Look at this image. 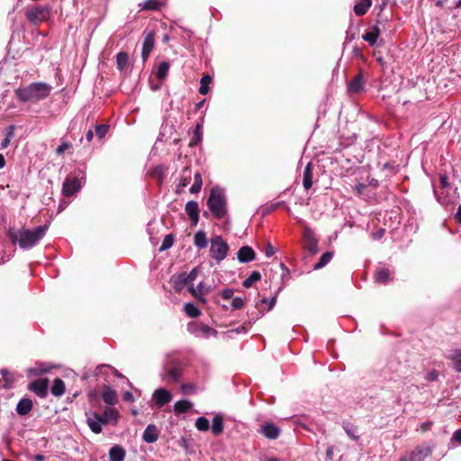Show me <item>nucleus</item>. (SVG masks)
<instances>
[{
	"label": "nucleus",
	"mask_w": 461,
	"mask_h": 461,
	"mask_svg": "<svg viewBox=\"0 0 461 461\" xmlns=\"http://www.w3.org/2000/svg\"><path fill=\"white\" fill-rule=\"evenodd\" d=\"M48 229L49 224L37 226L33 229L10 228L7 230V237L14 245H18L21 249L30 250L45 237Z\"/></svg>",
	"instance_id": "f257e3e1"
},
{
	"label": "nucleus",
	"mask_w": 461,
	"mask_h": 461,
	"mask_svg": "<svg viewBox=\"0 0 461 461\" xmlns=\"http://www.w3.org/2000/svg\"><path fill=\"white\" fill-rule=\"evenodd\" d=\"M52 90V86L44 82H34L15 90L17 99L22 103L37 104L46 99Z\"/></svg>",
	"instance_id": "f03ea898"
},
{
	"label": "nucleus",
	"mask_w": 461,
	"mask_h": 461,
	"mask_svg": "<svg viewBox=\"0 0 461 461\" xmlns=\"http://www.w3.org/2000/svg\"><path fill=\"white\" fill-rule=\"evenodd\" d=\"M206 203L215 218L222 219L226 216L227 199L223 189L220 187L212 188Z\"/></svg>",
	"instance_id": "7ed1b4c3"
},
{
	"label": "nucleus",
	"mask_w": 461,
	"mask_h": 461,
	"mask_svg": "<svg viewBox=\"0 0 461 461\" xmlns=\"http://www.w3.org/2000/svg\"><path fill=\"white\" fill-rule=\"evenodd\" d=\"M228 251L229 246L221 236H215L211 240L210 256L217 263L225 259L228 255Z\"/></svg>",
	"instance_id": "20e7f679"
},
{
	"label": "nucleus",
	"mask_w": 461,
	"mask_h": 461,
	"mask_svg": "<svg viewBox=\"0 0 461 461\" xmlns=\"http://www.w3.org/2000/svg\"><path fill=\"white\" fill-rule=\"evenodd\" d=\"M50 10L47 5H37L28 8L25 12V16L28 21L33 24H38L41 22L47 21L50 18Z\"/></svg>",
	"instance_id": "39448f33"
},
{
	"label": "nucleus",
	"mask_w": 461,
	"mask_h": 461,
	"mask_svg": "<svg viewBox=\"0 0 461 461\" xmlns=\"http://www.w3.org/2000/svg\"><path fill=\"white\" fill-rule=\"evenodd\" d=\"M80 175L82 174L78 173L77 176H69L65 179L62 186V193L65 196H71L80 190L84 184V176H80Z\"/></svg>",
	"instance_id": "423d86ee"
},
{
	"label": "nucleus",
	"mask_w": 461,
	"mask_h": 461,
	"mask_svg": "<svg viewBox=\"0 0 461 461\" xmlns=\"http://www.w3.org/2000/svg\"><path fill=\"white\" fill-rule=\"evenodd\" d=\"M163 379L170 383L177 382L182 376L181 368L177 364H166L163 367Z\"/></svg>",
	"instance_id": "0eeeda50"
},
{
	"label": "nucleus",
	"mask_w": 461,
	"mask_h": 461,
	"mask_svg": "<svg viewBox=\"0 0 461 461\" xmlns=\"http://www.w3.org/2000/svg\"><path fill=\"white\" fill-rule=\"evenodd\" d=\"M188 329L195 337L203 339H208L211 336L215 337L218 333L216 330L203 323L189 326Z\"/></svg>",
	"instance_id": "6e6552de"
},
{
	"label": "nucleus",
	"mask_w": 461,
	"mask_h": 461,
	"mask_svg": "<svg viewBox=\"0 0 461 461\" xmlns=\"http://www.w3.org/2000/svg\"><path fill=\"white\" fill-rule=\"evenodd\" d=\"M105 421L102 416L95 412H92L86 419L88 427L95 434L102 432V426L105 425Z\"/></svg>",
	"instance_id": "1a4fd4ad"
},
{
	"label": "nucleus",
	"mask_w": 461,
	"mask_h": 461,
	"mask_svg": "<svg viewBox=\"0 0 461 461\" xmlns=\"http://www.w3.org/2000/svg\"><path fill=\"white\" fill-rule=\"evenodd\" d=\"M48 387V379H39L28 385V389L35 393L41 398H44L47 395Z\"/></svg>",
	"instance_id": "9d476101"
},
{
	"label": "nucleus",
	"mask_w": 461,
	"mask_h": 461,
	"mask_svg": "<svg viewBox=\"0 0 461 461\" xmlns=\"http://www.w3.org/2000/svg\"><path fill=\"white\" fill-rule=\"evenodd\" d=\"M157 406L163 407L172 400V394L169 391L164 388L155 390L152 395Z\"/></svg>",
	"instance_id": "9b49d317"
},
{
	"label": "nucleus",
	"mask_w": 461,
	"mask_h": 461,
	"mask_svg": "<svg viewBox=\"0 0 461 461\" xmlns=\"http://www.w3.org/2000/svg\"><path fill=\"white\" fill-rule=\"evenodd\" d=\"M185 212L188 215L192 226L197 225L199 221V204L195 201H189L186 203L185 207Z\"/></svg>",
	"instance_id": "f8f14e48"
},
{
	"label": "nucleus",
	"mask_w": 461,
	"mask_h": 461,
	"mask_svg": "<svg viewBox=\"0 0 461 461\" xmlns=\"http://www.w3.org/2000/svg\"><path fill=\"white\" fill-rule=\"evenodd\" d=\"M364 77L360 71L350 82L348 84V91L351 95L358 94L364 89Z\"/></svg>",
	"instance_id": "ddd939ff"
},
{
	"label": "nucleus",
	"mask_w": 461,
	"mask_h": 461,
	"mask_svg": "<svg viewBox=\"0 0 461 461\" xmlns=\"http://www.w3.org/2000/svg\"><path fill=\"white\" fill-rule=\"evenodd\" d=\"M154 34L152 32L147 33L145 35L141 50V57L144 62L149 59V54L154 48Z\"/></svg>",
	"instance_id": "4468645a"
},
{
	"label": "nucleus",
	"mask_w": 461,
	"mask_h": 461,
	"mask_svg": "<svg viewBox=\"0 0 461 461\" xmlns=\"http://www.w3.org/2000/svg\"><path fill=\"white\" fill-rule=\"evenodd\" d=\"M102 399L107 405H115L118 402L117 393L109 385H104L102 391Z\"/></svg>",
	"instance_id": "2eb2a0df"
},
{
	"label": "nucleus",
	"mask_w": 461,
	"mask_h": 461,
	"mask_svg": "<svg viewBox=\"0 0 461 461\" xmlns=\"http://www.w3.org/2000/svg\"><path fill=\"white\" fill-rule=\"evenodd\" d=\"M260 432L269 439H276L280 434V429L275 424L267 422L261 426Z\"/></svg>",
	"instance_id": "dca6fc26"
},
{
	"label": "nucleus",
	"mask_w": 461,
	"mask_h": 461,
	"mask_svg": "<svg viewBox=\"0 0 461 461\" xmlns=\"http://www.w3.org/2000/svg\"><path fill=\"white\" fill-rule=\"evenodd\" d=\"M255 252L253 249L249 246L241 247L237 253L238 260L240 263H249L255 258Z\"/></svg>",
	"instance_id": "f3484780"
},
{
	"label": "nucleus",
	"mask_w": 461,
	"mask_h": 461,
	"mask_svg": "<svg viewBox=\"0 0 461 461\" xmlns=\"http://www.w3.org/2000/svg\"><path fill=\"white\" fill-rule=\"evenodd\" d=\"M159 431L154 424H149L142 435V438L146 443H154L158 440Z\"/></svg>",
	"instance_id": "a211bd4d"
},
{
	"label": "nucleus",
	"mask_w": 461,
	"mask_h": 461,
	"mask_svg": "<svg viewBox=\"0 0 461 461\" xmlns=\"http://www.w3.org/2000/svg\"><path fill=\"white\" fill-rule=\"evenodd\" d=\"M430 454H431V449L429 447H417L411 453V456H410V458L408 461H423Z\"/></svg>",
	"instance_id": "6ab92c4d"
},
{
	"label": "nucleus",
	"mask_w": 461,
	"mask_h": 461,
	"mask_svg": "<svg viewBox=\"0 0 461 461\" xmlns=\"http://www.w3.org/2000/svg\"><path fill=\"white\" fill-rule=\"evenodd\" d=\"M110 461H123L126 456L125 449L120 445L113 446L109 450Z\"/></svg>",
	"instance_id": "aec40b11"
},
{
	"label": "nucleus",
	"mask_w": 461,
	"mask_h": 461,
	"mask_svg": "<svg viewBox=\"0 0 461 461\" xmlns=\"http://www.w3.org/2000/svg\"><path fill=\"white\" fill-rule=\"evenodd\" d=\"M33 403L32 401L29 398L21 399L16 405V412L24 416L27 415L32 409Z\"/></svg>",
	"instance_id": "412c9836"
},
{
	"label": "nucleus",
	"mask_w": 461,
	"mask_h": 461,
	"mask_svg": "<svg viewBox=\"0 0 461 461\" xmlns=\"http://www.w3.org/2000/svg\"><path fill=\"white\" fill-rule=\"evenodd\" d=\"M170 283H171L172 287L176 292L182 291L185 288V286L187 284H189L188 280H186L185 276H184L183 273L176 275V276H173L170 279Z\"/></svg>",
	"instance_id": "4be33fe9"
},
{
	"label": "nucleus",
	"mask_w": 461,
	"mask_h": 461,
	"mask_svg": "<svg viewBox=\"0 0 461 461\" xmlns=\"http://www.w3.org/2000/svg\"><path fill=\"white\" fill-rule=\"evenodd\" d=\"M380 36V29L377 25H375L372 31L366 32L363 34L362 38L364 41H367L370 46H375L376 44L377 39Z\"/></svg>",
	"instance_id": "5701e85b"
},
{
	"label": "nucleus",
	"mask_w": 461,
	"mask_h": 461,
	"mask_svg": "<svg viewBox=\"0 0 461 461\" xmlns=\"http://www.w3.org/2000/svg\"><path fill=\"white\" fill-rule=\"evenodd\" d=\"M372 5L371 0H359L354 5V13L357 16H362L366 14Z\"/></svg>",
	"instance_id": "b1692460"
},
{
	"label": "nucleus",
	"mask_w": 461,
	"mask_h": 461,
	"mask_svg": "<svg viewBox=\"0 0 461 461\" xmlns=\"http://www.w3.org/2000/svg\"><path fill=\"white\" fill-rule=\"evenodd\" d=\"M170 66L171 65L168 61H162L161 63H159L155 71L156 77L160 81H163L164 79H166V77H167Z\"/></svg>",
	"instance_id": "393cba45"
},
{
	"label": "nucleus",
	"mask_w": 461,
	"mask_h": 461,
	"mask_svg": "<svg viewBox=\"0 0 461 461\" xmlns=\"http://www.w3.org/2000/svg\"><path fill=\"white\" fill-rule=\"evenodd\" d=\"M375 279L376 283L385 285L391 279V273L387 268H378L375 272Z\"/></svg>",
	"instance_id": "a878e982"
},
{
	"label": "nucleus",
	"mask_w": 461,
	"mask_h": 461,
	"mask_svg": "<svg viewBox=\"0 0 461 461\" xmlns=\"http://www.w3.org/2000/svg\"><path fill=\"white\" fill-rule=\"evenodd\" d=\"M303 185L305 190H309L312 185V168L311 163H308L303 170Z\"/></svg>",
	"instance_id": "bb28decb"
},
{
	"label": "nucleus",
	"mask_w": 461,
	"mask_h": 461,
	"mask_svg": "<svg viewBox=\"0 0 461 461\" xmlns=\"http://www.w3.org/2000/svg\"><path fill=\"white\" fill-rule=\"evenodd\" d=\"M194 244L199 249H204L208 245L206 233L203 230H199L194 234Z\"/></svg>",
	"instance_id": "cd10ccee"
},
{
	"label": "nucleus",
	"mask_w": 461,
	"mask_h": 461,
	"mask_svg": "<svg viewBox=\"0 0 461 461\" xmlns=\"http://www.w3.org/2000/svg\"><path fill=\"white\" fill-rule=\"evenodd\" d=\"M223 430V420L221 416L215 415L212 419V432L214 436H219Z\"/></svg>",
	"instance_id": "c85d7f7f"
},
{
	"label": "nucleus",
	"mask_w": 461,
	"mask_h": 461,
	"mask_svg": "<svg viewBox=\"0 0 461 461\" xmlns=\"http://www.w3.org/2000/svg\"><path fill=\"white\" fill-rule=\"evenodd\" d=\"M65 393V384L62 379L56 378L51 386V393L55 396H61Z\"/></svg>",
	"instance_id": "c756f323"
},
{
	"label": "nucleus",
	"mask_w": 461,
	"mask_h": 461,
	"mask_svg": "<svg viewBox=\"0 0 461 461\" xmlns=\"http://www.w3.org/2000/svg\"><path fill=\"white\" fill-rule=\"evenodd\" d=\"M455 370L461 373V348L454 349L450 356Z\"/></svg>",
	"instance_id": "7c9ffc66"
},
{
	"label": "nucleus",
	"mask_w": 461,
	"mask_h": 461,
	"mask_svg": "<svg viewBox=\"0 0 461 461\" xmlns=\"http://www.w3.org/2000/svg\"><path fill=\"white\" fill-rule=\"evenodd\" d=\"M193 406V403L187 400H181L175 403L174 410L178 413L187 412Z\"/></svg>",
	"instance_id": "2f4dec72"
},
{
	"label": "nucleus",
	"mask_w": 461,
	"mask_h": 461,
	"mask_svg": "<svg viewBox=\"0 0 461 461\" xmlns=\"http://www.w3.org/2000/svg\"><path fill=\"white\" fill-rule=\"evenodd\" d=\"M333 257V253L330 251H327L321 255L319 261L314 265V269H321L324 267L327 264H329Z\"/></svg>",
	"instance_id": "473e14b6"
},
{
	"label": "nucleus",
	"mask_w": 461,
	"mask_h": 461,
	"mask_svg": "<svg viewBox=\"0 0 461 461\" xmlns=\"http://www.w3.org/2000/svg\"><path fill=\"white\" fill-rule=\"evenodd\" d=\"M203 185V178L200 172H196L194 176V184L190 187L191 194H197L201 191Z\"/></svg>",
	"instance_id": "72a5a7b5"
},
{
	"label": "nucleus",
	"mask_w": 461,
	"mask_h": 461,
	"mask_svg": "<svg viewBox=\"0 0 461 461\" xmlns=\"http://www.w3.org/2000/svg\"><path fill=\"white\" fill-rule=\"evenodd\" d=\"M0 375H1L0 387H2V388L10 387L11 384L13 382L10 373L5 369H2V370H0Z\"/></svg>",
	"instance_id": "f704fd0d"
},
{
	"label": "nucleus",
	"mask_w": 461,
	"mask_h": 461,
	"mask_svg": "<svg viewBox=\"0 0 461 461\" xmlns=\"http://www.w3.org/2000/svg\"><path fill=\"white\" fill-rule=\"evenodd\" d=\"M343 429L351 439H358V436L357 435V428L354 424L350 422H343Z\"/></svg>",
	"instance_id": "c9c22d12"
},
{
	"label": "nucleus",
	"mask_w": 461,
	"mask_h": 461,
	"mask_svg": "<svg viewBox=\"0 0 461 461\" xmlns=\"http://www.w3.org/2000/svg\"><path fill=\"white\" fill-rule=\"evenodd\" d=\"M185 312L191 318H197L201 314V311L192 303H187L184 306Z\"/></svg>",
	"instance_id": "e433bc0d"
},
{
	"label": "nucleus",
	"mask_w": 461,
	"mask_h": 461,
	"mask_svg": "<svg viewBox=\"0 0 461 461\" xmlns=\"http://www.w3.org/2000/svg\"><path fill=\"white\" fill-rule=\"evenodd\" d=\"M203 133H202V126L200 124H197L194 131V135L192 139L190 140L189 146L194 147L198 145L202 141Z\"/></svg>",
	"instance_id": "4c0bfd02"
},
{
	"label": "nucleus",
	"mask_w": 461,
	"mask_h": 461,
	"mask_svg": "<svg viewBox=\"0 0 461 461\" xmlns=\"http://www.w3.org/2000/svg\"><path fill=\"white\" fill-rule=\"evenodd\" d=\"M261 278V274L258 271H253L249 277H247L243 283L242 285L246 288H249L252 286V285L258 281H259Z\"/></svg>",
	"instance_id": "58836bf2"
},
{
	"label": "nucleus",
	"mask_w": 461,
	"mask_h": 461,
	"mask_svg": "<svg viewBox=\"0 0 461 461\" xmlns=\"http://www.w3.org/2000/svg\"><path fill=\"white\" fill-rule=\"evenodd\" d=\"M110 368H112V366L102 364L95 367V369L93 371V375L97 377H106L108 375V373L110 371Z\"/></svg>",
	"instance_id": "ea45409f"
},
{
	"label": "nucleus",
	"mask_w": 461,
	"mask_h": 461,
	"mask_svg": "<svg viewBox=\"0 0 461 461\" xmlns=\"http://www.w3.org/2000/svg\"><path fill=\"white\" fill-rule=\"evenodd\" d=\"M189 291L199 301H201L203 303L205 302V299L203 296L199 295V294H203L207 293V290L204 289V285L203 283L198 284L196 289L194 288L193 286L189 287Z\"/></svg>",
	"instance_id": "a19ab883"
},
{
	"label": "nucleus",
	"mask_w": 461,
	"mask_h": 461,
	"mask_svg": "<svg viewBox=\"0 0 461 461\" xmlns=\"http://www.w3.org/2000/svg\"><path fill=\"white\" fill-rule=\"evenodd\" d=\"M139 5L143 10H159L161 4L157 0H146Z\"/></svg>",
	"instance_id": "79ce46f5"
},
{
	"label": "nucleus",
	"mask_w": 461,
	"mask_h": 461,
	"mask_svg": "<svg viewBox=\"0 0 461 461\" xmlns=\"http://www.w3.org/2000/svg\"><path fill=\"white\" fill-rule=\"evenodd\" d=\"M212 81V78L209 75H204L200 80L199 93L201 95H206L209 91L208 85Z\"/></svg>",
	"instance_id": "37998d69"
},
{
	"label": "nucleus",
	"mask_w": 461,
	"mask_h": 461,
	"mask_svg": "<svg viewBox=\"0 0 461 461\" xmlns=\"http://www.w3.org/2000/svg\"><path fill=\"white\" fill-rule=\"evenodd\" d=\"M128 60H129V58H128V55L127 53L125 52H119L117 55H116V63H117V68L122 71L127 64H128Z\"/></svg>",
	"instance_id": "c03bdc74"
},
{
	"label": "nucleus",
	"mask_w": 461,
	"mask_h": 461,
	"mask_svg": "<svg viewBox=\"0 0 461 461\" xmlns=\"http://www.w3.org/2000/svg\"><path fill=\"white\" fill-rule=\"evenodd\" d=\"M107 424L110 421L116 422L118 418V412L113 409H106L102 416Z\"/></svg>",
	"instance_id": "a18cd8bd"
},
{
	"label": "nucleus",
	"mask_w": 461,
	"mask_h": 461,
	"mask_svg": "<svg viewBox=\"0 0 461 461\" xmlns=\"http://www.w3.org/2000/svg\"><path fill=\"white\" fill-rule=\"evenodd\" d=\"M195 427L200 431H207L210 428L209 420L205 417H199L195 420Z\"/></svg>",
	"instance_id": "49530a36"
},
{
	"label": "nucleus",
	"mask_w": 461,
	"mask_h": 461,
	"mask_svg": "<svg viewBox=\"0 0 461 461\" xmlns=\"http://www.w3.org/2000/svg\"><path fill=\"white\" fill-rule=\"evenodd\" d=\"M110 126L108 124H96L95 133L98 139H103L108 132Z\"/></svg>",
	"instance_id": "de8ad7c7"
},
{
	"label": "nucleus",
	"mask_w": 461,
	"mask_h": 461,
	"mask_svg": "<svg viewBox=\"0 0 461 461\" xmlns=\"http://www.w3.org/2000/svg\"><path fill=\"white\" fill-rule=\"evenodd\" d=\"M174 244V236L172 234H167L164 237L162 244L159 248V251H164L170 249Z\"/></svg>",
	"instance_id": "09e8293b"
},
{
	"label": "nucleus",
	"mask_w": 461,
	"mask_h": 461,
	"mask_svg": "<svg viewBox=\"0 0 461 461\" xmlns=\"http://www.w3.org/2000/svg\"><path fill=\"white\" fill-rule=\"evenodd\" d=\"M261 303H267L268 304V308H267V311H270L274 308V306L276 305V296H272L271 298H262L260 301H259Z\"/></svg>",
	"instance_id": "8fccbe9b"
},
{
	"label": "nucleus",
	"mask_w": 461,
	"mask_h": 461,
	"mask_svg": "<svg viewBox=\"0 0 461 461\" xmlns=\"http://www.w3.org/2000/svg\"><path fill=\"white\" fill-rule=\"evenodd\" d=\"M245 304V301L241 297H234L231 302V305L234 309H241Z\"/></svg>",
	"instance_id": "3c124183"
},
{
	"label": "nucleus",
	"mask_w": 461,
	"mask_h": 461,
	"mask_svg": "<svg viewBox=\"0 0 461 461\" xmlns=\"http://www.w3.org/2000/svg\"><path fill=\"white\" fill-rule=\"evenodd\" d=\"M71 147V144L67 141H61L60 145L56 149V153L58 155H62L67 149Z\"/></svg>",
	"instance_id": "603ef678"
},
{
	"label": "nucleus",
	"mask_w": 461,
	"mask_h": 461,
	"mask_svg": "<svg viewBox=\"0 0 461 461\" xmlns=\"http://www.w3.org/2000/svg\"><path fill=\"white\" fill-rule=\"evenodd\" d=\"M184 276H185L186 280H188V283H192L195 280L197 276L196 269H192L189 273L183 272Z\"/></svg>",
	"instance_id": "864d4df0"
},
{
	"label": "nucleus",
	"mask_w": 461,
	"mask_h": 461,
	"mask_svg": "<svg viewBox=\"0 0 461 461\" xmlns=\"http://www.w3.org/2000/svg\"><path fill=\"white\" fill-rule=\"evenodd\" d=\"M234 291L231 288H225L221 292V297L225 300L230 299L233 296Z\"/></svg>",
	"instance_id": "5fc2aeb1"
},
{
	"label": "nucleus",
	"mask_w": 461,
	"mask_h": 461,
	"mask_svg": "<svg viewBox=\"0 0 461 461\" xmlns=\"http://www.w3.org/2000/svg\"><path fill=\"white\" fill-rule=\"evenodd\" d=\"M366 187V185L365 184L359 183L353 187V191L357 195L360 196Z\"/></svg>",
	"instance_id": "6e6d98bb"
},
{
	"label": "nucleus",
	"mask_w": 461,
	"mask_h": 461,
	"mask_svg": "<svg viewBox=\"0 0 461 461\" xmlns=\"http://www.w3.org/2000/svg\"><path fill=\"white\" fill-rule=\"evenodd\" d=\"M438 371H436V370H432V371H430V372H429V373L427 374V375H426V380H427L428 382H434V381H436V380L438 379Z\"/></svg>",
	"instance_id": "4d7b16f0"
},
{
	"label": "nucleus",
	"mask_w": 461,
	"mask_h": 461,
	"mask_svg": "<svg viewBox=\"0 0 461 461\" xmlns=\"http://www.w3.org/2000/svg\"><path fill=\"white\" fill-rule=\"evenodd\" d=\"M276 253V249L268 242L265 249V255L267 258L272 257Z\"/></svg>",
	"instance_id": "13d9d810"
},
{
	"label": "nucleus",
	"mask_w": 461,
	"mask_h": 461,
	"mask_svg": "<svg viewBox=\"0 0 461 461\" xmlns=\"http://www.w3.org/2000/svg\"><path fill=\"white\" fill-rule=\"evenodd\" d=\"M46 371H47L46 368L33 367V368H30L29 369V375H41L42 373H44Z\"/></svg>",
	"instance_id": "bf43d9fd"
},
{
	"label": "nucleus",
	"mask_w": 461,
	"mask_h": 461,
	"mask_svg": "<svg viewBox=\"0 0 461 461\" xmlns=\"http://www.w3.org/2000/svg\"><path fill=\"white\" fill-rule=\"evenodd\" d=\"M151 174L158 176L159 178H162L164 176V167L162 166H158L152 170Z\"/></svg>",
	"instance_id": "052dcab7"
},
{
	"label": "nucleus",
	"mask_w": 461,
	"mask_h": 461,
	"mask_svg": "<svg viewBox=\"0 0 461 461\" xmlns=\"http://www.w3.org/2000/svg\"><path fill=\"white\" fill-rule=\"evenodd\" d=\"M384 232H385V230L384 229H380L379 230H377L375 232H372L371 237L373 238V240H378L383 238V236L384 235Z\"/></svg>",
	"instance_id": "680f3d73"
},
{
	"label": "nucleus",
	"mask_w": 461,
	"mask_h": 461,
	"mask_svg": "<svg viewBox=\"0 0 461 461\" xmlns=\"http://www.w3.org/2000/svg\"><path fill=\"white\" fill-rule=\"evenodd\" d=\"M122 398L125 402H133L135 401L133 394L130 391L123 393Z\"/></svg>",
	"instance_id": "e2e57ef3"
},
{
	"label": "nucleus",
	"mask_w": 461,
	"mask_h": 461,
	"mask_svg": "<svg viewBox=\"0 0 461 461\" xmlns=\"http://www.w3.org/2000/svg\"><path fill=\"white\" fill-rule=\"evenodd\" d=\"M283 203V202H277V203H271L267 209H266V212H264V213H268L272 211H275L277 207H279L281 204Z\"/></svg>",
	"instance_id": "0e129e2a"
},
{
	"label": "nucleus",
	"mask_w": 461,
	"mask_h": 461,
	"mask_svg": "<svg viewBox=\"0 0 461 461\" xmlns=\"http://www.w3.org/2000/svg\"><path fill=\"white\" fill-rule=\"evenodd\" d=\"M440 185L442 187H447L449 185L448 177L446 175H442L439 177Z\"/></svg>",
	"instance_id": "69168bd1"
},
{
	"label": "nucleus",
	"mask_w": 461,
	"mask_h": 461,
	"mask_svg": "<svg viewBox=\"0 0 461 461\" xmlns=\"http://www.w3.org/2000/svg\"><path fill=\"white\" fill-rule=\"evenodd\" d=\"M452 439L461 443V428L455 431Z\"/></svg>",
	"instance_id": "338daca9"
},
{
	"label": "nucleus",
	"mask_w": 461,
	"mask_h": 461,
	"mask_svg": "<svg viewBox=\"0 0 461 461\" xmlns=\"http://www.w3.org/2000/svg\"><path fill=\"white\" fill-rule=\"evenodd\" d=\"M456 221L461 224V203L459 204L456 213L455 214Z\"/></svg>",
	"instance_id": "774afa93"
}]
</instances>
